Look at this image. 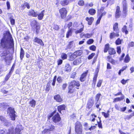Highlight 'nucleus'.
I'll use <instances>...</instances> for the list:
<instances>
[{"label":"nucleus","instance_id":"39448f33","mask_svg":"<svg viewBox=\"0 0 134 134\" xmlns=\"http://www.w3.org/2000/svg\"><path fill=\"white\" fill-rule=\"evenodd\" d=\"M122 5L123 16V18L126 17L128 13V5L126 0H123L122 3Z\"/></svg>","mask_w":134,"mask_h":134},{"label":"nucleus","instance_id":"f8f14e48","mask_svg":"<svg viewBox=\"0 0 134 134\" xmlns=\"http://www.w3.org/2000/svg\"><path fill=\"white\" fill-rule=\"evenodd\" d=\"M121 15V12L120 8L119 6L116 7V10L115 13V17L116 19L119 18Z\"/></svg>","mask_w":134,"mask_h":134},{"label":"nucleus","instance_id":"f704fd0d","mask_svg":"<svg viewBox=\"0 0 134 134\" xmlns=\"http://www.w3.org/2000/svg\"><path fill=\"white\" fill-rule=\"evenodd\" d=\"M54 129V126L52 125L51 126V127L50 128L48 129H45L44 130V132L45 133L46 132H49V131H51L53 130Z\"/></svg>","mask_w":134,"mask_h":134},{"label":"nucleus","instance_id":"c03bdc74","mask_svg":"<svg viewBox=\"0 0 134 134\" xmlns=\"http://www.w3.org/2000/svg\"><path fill=\"white\" fill-rule=\"evenodd\" d=\"M128 46L129 48L134 47V42L133 41L130 42L128 44Z\"/></svg>","mask_w":134,"mask_h":134},{"label":"nucleus","instance_id":"2eb2a0df","mask_svg":"<svg viewBox=\"0 0 134 134\" xmlns=\"http://www.w3.org/2000/svg\"><path fill=\"white\" fill-rule=\"evenodd\" d=\"M80 85V84L79 82H77L74 80H73L71 82L69 86H71V87L73 88L75 86L79 87Z\"/></svg>","mask_w":134,"mask_h":134},{"label":"nucleus","instance_id":"79ce46f5","mask_svg":"<svg viewBox=\"0 0 134 134\" xmlns=\"http://www.w3.org/2000/svg\"><path fill=\"white\" fill-rule=\"evenodd\" d=\"M83 27L81 28L79 30H76L75 32V33L77 34L81 32L83 30Z\"/></svg>","mask_w":134,"mask_h":134},{"label":"nucleus","instance_id":"20e7f679","mask_svg":"<svg viewBox=\"0 0 134 134\" xmlns=\"http://www.w3.org/2000/svg\"><path fill=\"white\" fill-rule=\"evenodd\" d=\"M110 45L109 43L106 44L105 46L104 50V53L107 52L108 51L109 55H114L116 54V52L115 49L111 47H110Z\"/></svg>","mask_w":134,"mask_h":134},{"label":"nucleus","instance_id":"f03ea898","mask_svg":"<svg viewBox=\"0 0 134 134\" xmlns=\"http://www.w3.org/2000/svg\"><path fill=\"white\" fill-rule=\"evenodd\" d=\"M23 129L21 125H18L15 130L13 127L9 129L7 134H21V131Z\"/></svg>","mask_w":134,"mask_h":134},{"label":"nucleus","instance_id":"69168bd1","mask_svg":"<svg viewBox=\"0 0 134 134\" xmlns=\"http://www.w3.org/2000/svg\"><path fill=\"white\" fill-rule=\"evenodd\" d=\"M8 9H9L10 8V5L9 2L7 1L6 3Z\"/></svg>","mask_w":134,"mask_h":134},{"label":"nucleus","instance_id":"7c9ffc66","mask_svg":"<svg viewBox=\"0 0 134 134\" xmlns=\"http://www.w3.org/2000/svg\"><path fill=\"white\" fill-rule=\"evenodd\" d=\"M74 44L73 41H71L69 42L67 47L68 49H70L71 48L74 47Z\"/></svg>","mask_w":134,"mask_h":134},{"label":"nucleus","instance_id":"c756f323","mask_svg":"<svg viewBox=\"0 0 134 134\" xmlns=\"http://www.w3.org/2000/svg\"><path fill=\"white\" fill-rule=\"evenodd\" d=\"M87 74L86 72H85L82 74L80 78V80L81 81L83 82L85 80V77L86 76Z\"/></svg>","mask_w":134,"mask_h":134},{"label":"nucleus","instance_id":"a878e982","mask_svg":"<svg viewBox=\"0 0 134 134\" xmlns=\"http://www.w3.org/2000/svg\"><path fill=\"white\" fill-rule=\"evenodd\" d=\"M81 61L82 60L81 58H77L74 61L73 64L74 65H77L80 63Z\"/></svg>","mask_w":134,"mask_h":134},{"label":"nucleus","instance_id":"e2e57ef3","mask_svg":"<svg viewBox=\"0 0 134 134\" xmlns=\"http://www.w3.org/2000/svg\"><path fill=\"white\" fill-rule=\"evenodd\" d=\"M53 29L55 30H57L59 29V27L57 25H54L53 27Z\"/></svg>","mask_w":134,"mask_h":134},{"label":"nucleus","instance_id":"c85d7f7f","mask_svg":"<svg viewBox=\"0 0 134 134\" xmlns=\"http://www.w3.org/2000/svg\"><path fill=\"white\" fill-rule=\"evenodd\" d=\"M71 68L70 65L68 64H66L65 67V70L66 71L70 72L71 71Z\"/></svg>","mask_w":134,"mask_h":134},{"label":"nucleus","instance_id":"9d476101","mask_svg":"<svg viewBox=\"0 0 134 134\" xmlns=\"http://www.w3.org/2000/svg\"><path fill=\"white\" fill-rule=\"evenodd\" d=\"M59 12L62 18H63L66 16L67 11L65 8H63L59 10Z\"/></svg>","mask_w":134,"mask_h":134},{"label":"nucleus","instance_id":"4c0bfd02","mask_svg":"<svg viewBox=\"0 0 134 134\" xmlns=\"http://www.w3.org/2000/svg\"><path fill=\"white\" fill-rule=\"evenodd\" d=\"M88 13L91 15H93L95 13L96 11L93 9H91L89 10Z\"/></svg>","mask_w":134,"mask_h":134},{"label":"nucleus","instance_id":"cd10ccee","mask_svg":"<svg viewBox=\"0 0 134 134\" xmlns=\"http://www.w3.org/2000/svg\"><path fill=\"white\" fill-rule=\"evenodd\" d=\"M44 10H42L41 13L38 14H37L38 18L39 20H41L43 18L44 16Z\"/></svg>","mask_w":134,"mask_h":134},{"label":"nucleus","instance_id":"72a5a7b5","mask_svg":"<svg viewBox=\"0 0 134 134\" xmlns=\"http://www.w3.org/2000/svg\"><path fill=\"white\" fill-rule=\"evenodd\" d=\"M24 55V51L23 49L21 48L20 50V58L21 60L23 58Z\"/></svg>","mask_w":134,"mask_h":134},{"label":"nucleus","instance_id":"a18cd8bd","mask_svg":"<svg viewBox=\"0 0 134 134\" xmlns=\"http://www.w3.org/2000/svg\"><path fill=\"white\" fill-rule=\"evenodd\" d=\"M96 116L94 114H92L91 115V117L90 118V120L92 121H93L95 120V118Z\"/></svg>","mask_w":134,"mask_h":134},{"label":"nucleus","instance_id":"8fccbe9b","mask_svg":"<svg viewBox=\"0 0 134 134\" xmlns=\"http://www.w3.org/2000/svg\"><path fill=\"white\" fill-rule=\"evenodd\" d=\"M90 49L93 51H95L96 49V47L94 45H92L90 47Z\"/></svg>","mask_w":134,"mask_h":134},{"label":"nucleus","instance_id":"393cba45","mask_svg":"<svg viewBox=\"0 0 134 134\" xmlns=\"http://www.w3.org/2000/svg\"><path fill=\"white\" fill-rule=\"evenodd\" d=\"M121 31L122 32L124 33L126 35L127 34L129 33L128 31L127 30V27L125 25H124L122 28Z\"/></svg>","mask_w":134,"mask_h":134},{"label":"nucleus","instance_id":"052dcab7","mask_svg":"<svg viewBox=\"0 0 134 134\" xmlns=\"http://www.w3.org/2000/svg\"><path fill=\"white\" fill-rule=\"evenodd\" d=\"M76 74V73L75 72H73L71 74V77L74 78Z\"/></svg>","mask_w":134,"mask_h":134},{"label":"nucleus","instance_id":"a19ab883","mask_svg":"<svg viewBox=\"0 0 134 134\" xmlns=\"http://www.w3.org/2000/svg\"><path fill=\"white\" fill-rule=\"evenodd\" d=\"M61 57L64 60L67 58V55L66 54L63 53L61 54Z\"/></svg>","mask_w":134,"mask_h":134},{"label":"nucleus","instance_id":"0eeeda50","mask_svg":"<svg viewBox=\"0 0 134 134\" xmlns=\"http://www.w3.org/2000/svg\"><path fill=\"white\" fill-rule=\"evenodd\" d=\"M125 54L124 53H122L121 55L120 56L119 58V60L120 61H121L123 60L124 62L125 63H129L130 60L131 58L129 56L128 53L127 54L124 58V57L125 56Z\"/></svg>","mask_w":134,"mask_h":134},{"label":"nucleus","instance_id":"37998d69","mask_svg":"<svg viewBox=\"0 0 134 134\" xmlns=\"http://www.w3.org/2000/svg\"><path fill=\"white\" fill-rule=\"evenodd\" d=\"M92 36V34H84L83 35V36L86 38H89L91 37Z\"/></svg>","mask_w":134,"mask_h":134},{"label":"nucleus","instance_id":"49530a36","mask_svg":"<svg viewBox=\"0 0 134 134\" xmlns=\"http://www.w3.org/2000/svg\"><path fill=\"white\" fill-rule=\"evenodd\" d=\"M69 91L68 92V93H73V90L72 89V87H71V86H69Z\"/></svg>","mask_w":134,"mask_h":134},{"label":"nucleus","instance_id":"bf43d9fd","mask_svg":"<svg viewBox=\"0 0 134 134\" xmlns=\"http://www.w3.org/2000/svg\"><path fill=\"white\" fill-rule=\"evenodd\" d=\"M119 132L120 134H130V133L129 132H125L120 130H119Z\"/></svg>","mask_w":134,"mask_h":134},{"label":"nucleus","instance_id":"6e6552de","mask_svg":"<svg viewBox=\"0 0 134 134\" xmlns=\"http://www.w3.org/2000/svg\"><path fill=\"white\" fill-rule=\"evenodd\" d=\"M7 112L11 119L13 120H15L16 115L15 114V111L14 109L11 107L9 108L8 109Z\"/></svg>","mask_w":134,"mask_h":134},{"label":"nucleus","instance_id":"a211bd4d","mask_svg":"<svg viewBox=\"0 0 134 134\" xmlns=\"http://www.w3.org/2000/svg\"><path fill=\"white\" fill-rule=\"evenodd\" d=\"M113 31L116 32L119 34V31L118 28V24L117 23H115L113 25Z\"/></svg>","mask_w":134,"mask_h":134},{"label":"nucleus","instance_id":"de8ad7c7","mask_svg":"<svg viewBox=\"0 0 134 134\" xmlns=\"http://www.w3.org/2000/svg\"><path fill=\"white\" fill-rule=\"evenodd\" d=\"M11 74V71H10L8 74L5 77V80L7 81L10 77V75Z\"/></svg>","mask_w":134,"mask_h":134},{"label":"nucleus","instance_id":"338daca9","mask_svg":"<svg viewBox=\"0 0 134 134\" xmlns=\"http://www.w3.org/2000/svg\"><path fill=\"white\" fill-rule=\"evenodd\" d=\"M107 69H111V68L110 64L109 63H107Z\"/></svg>","mask_w":134,"mask_h":134},{"label":"nucleus","instance_id":"f257e3e1","mask_svg":"<svg viewBox=\"0 0 134 134\" xmlns=\"http://www.w3.org/2000/svg\"><path fill=\"white\" fill-rule=\"evenodd\" d=\"M1 44L4 48H11L13 46V40L10 33L5 35L2 39Z\"/></svg>","mask_w":134,"mask_h":134},{"label":"nucleus","instance_id":"5fc2aeb1","mask_svg":"<svg viewBox=\"0 0 134 134\" xmlns=\"http://www.w3.org/2000/svg\"><path fill=\"white\" fill-rule=\"evenodd\" d=\"M129 80L127 79L126 80H125L124 79H122L121 81V83L123 85H125L127 82V81Z\"/></svg>","mask_w":134,"mask_h":134},{"label":"nucleus","instance_id":"4468645a","mask_svg":"<svg viewBox=\"0 0 134 134\" xmlns=\"http://www.w3.org/2000/svg\"><path fill=\"white\" fill-rule=\"evenodd\" d=\"M53 121L55 123H56L59 121L61 118L60 117V116L58 113L55 114L53 117L52 118Z\"/></svg>","mask_w":134,"mask_h":134},{"label":"nucleus","instance_id":"bb28decb","mask_svg":"<svg viewBox=\"0 0 134 134\" xmlns=\"http://www.w3.org/2000/svg\"><path fill=\"white\" fill-rule=\"evenodd\" d=\"M65 106L64 105H63L59 106L58 107V111L62 114V113L61 111L63 110H65Z\"/></svg>","mask_w":134,"mask_h":134},{"label":"nucleus","instance_id":"e433bc0d","mask_svg":"<svg viewBox=\"0 0 134 134\" xmlns=\"http://www.w3.org/2000/svg\"><path fill=\"white\" fill-rule=\"evenodd\" d=\"M116 49L117 53L118 54H120L121 52V46H117L116 48Z\"/></svg>","mask_w":134,"mask_h":134},{"label":"nucleus","instance_id":"ea45409f","mask_svg":"<svg viewBox=\"0 0 134 134\" xmlns=\"http://www.w3.org/2000/svg\"><path fill=\"white\" fill-rule=\"evenodd\" d=\"M25 7H26L28 9L30 8V6L29 4L27 2H25L24 4L22 6V7L25 8Z\"/></svg>","mask_w":134,"mask_h":134},{"label":"nucleus","instance_id":"603ef678","mask_svg":"<svg viewBox=\"0 0 134 134\" xmlns=\"http://www.w3.org/2000/svg\"><path fill=\"white\" fill-rule=\"evenodd\" d=\"M95 54L93 53H92L91 55H90L88 57V58L89 59H91L95 55Z\"/></svg>","mask_w":134,"mask_h":134},{"label":"nucleus","instance_id":"864d4df0","mask_svg":"<svg viewBox=\"0 0 134 134\" xmlns=\"http://www.w3.org/2000/svg\"><path fill=\"white\" fill-rule=\"evenodd\" d=\"M94 42L93 40L92 39H90L87 42V43L88 44H91L92 43Z\"/></svg>","mask_w":134,"mask_h":134},{"label":"nucleus","instance_id":"c9c22d12","mask_svg":"<svg viewBox=\"0 0 134 134\" xmlns=\"http://www.w3.org/2000/svg\"><path fill=\"white\" fill-rule=\"evenodd\" d=\"M109 110H108L107 111V113H105L104 112H102V114L104 116L105 118H108L109 116Z\"/></svg>","mask_w":134,"mask_h":134},{"label":"nucleus","instance_id":"4be33fe9","mask_svg":"<svg viewBox=\"0 0 134 134\" xmlns=\"http://www.w3.org/2000/svg\"><path fill=\"white\" fill-rule=\"evenodd\" d=\"M83 53V51L82 50H79L75 52L74 53L75 56H76V58L78 56H81Z\"/></svg>","mask_w":134,"mask_h":134},{"label":"nucleus","instance_id":"5701e85b","mask_svg":"<svg viewBox=\"0 0 134 134\" xmlns=\"http://www.w3.org/2000/svg\"><path fill=\"white\" fill-rule=\"evenodd\" d=\"M86 20L88 21V24L89 25H91L92 24V23L94 20V19L92 17H91L90 18L87 17L86 18Z\"/></svg>","mask_w":134,"mask_h":134},{"label":"nucleus","instance_id":"6e6d98bb","mask_svg":"<svg viewBox=\"0 0 134 134\" xmlns=\"http://www.w3.org/2000/svg\"><path fill=\"white\" fill-rule=\"evenodd\" d=\"M127 68V65H125L123 66L121 69L120 70L122 71V72L126 70V69Z\"/></svg>","mask_w":134,"mask_h":134},{"label":"nucleus","instance_id":"1a4fd4ad","mask_svg":"<svg viewBox=\"0 0 134 134\" xmlns=\"http://www.w3.org/2000/svg\"><path fill=\"white\" fill-rule=\"evenodd\" d=\"M31 25L32 27L36 28L37 34H38L39 32L40 27L38 25V23L35 20H33L32 21Z\"/></svg>","mask_w":134,"mask_h":134},{"label":"nucleus","instance_id":"aec40b11","mask_svg":"<svg viewBox=\"0 0 134 134\" xmlns=\"http://www.w3.org/2000/svg\"><path fill=\"white\" fill-rule=\"evenodd\" d=\"M54 99L56 101L59 102H61L62 99L60 96L59 94H57L54 97Z\"/></svg>","mask_w":134,"mask_h":134},{"label":"nucleus","instance_id":"ddd939ff","mask_svg":"<svg viewBox=\"0 0 134 134\" xmlns=\"http://www.w3.org/2000/svg\"><path fill=\"white\" fill-rule=\"evenodd\" d=\"M107 59L108 62L110 63L113 65L116 64V61L113 58L111 55H109L107 57Z\"/></svg>","mask_w":134,"mask_h":134},{"label":"nucleus","instance_id":"2f4dec72","mask_svg":"<svg viewBox=\"0 0 134 134\" xmlns=\"http://www.w3.org/2000/svg\"><path fill=\"white\" fill-rule=\"evenodd\" d=\"M123 41L122 39H121L120 38H118L115 41V43L116 45L121 44Z\"/></svg>","mask_w":134,"mask_h":134},{"label":"nucleus","instance_id":"13d9d810","mask_svg":"<svg viewBox=\"0 0 134 134\" xmlns=\"http://www.w3.org/2000/svg\"><path fill=\"white\" fill-rule=\"evenodd\" d=\"M9 19L11 24L13 25H14L15 24V20L11 18H10Z\"/></svg>","mask_w":134,"mask_h":134},{"label":"nucleus","instance_id":"774afa93","mask_svg":"<svg viewBox=\"0 0 134 134\" xmlns=\"http://www.w3.org/2000/svg\"><path fill=\"white\" fill-rule=\"evenodd\" d=\"M115 109L118 110H120V108L119 106H118V105H117V104H116L115 105Z\"/></svg>","mask_w":134,"mask_h":134},{"label":"nucleus","instance_id":"b1692460","mask_svg":"<svg viewBox=\"0 0 134 134\" xmlns=\"http://www.w3.org/2000/svg\"><path fill=\"white\" fill-rule=\"evenodd\" d=\"M34 41L35 42L40 44L41 46H43L44 45L42 40L36 37L34 39Z\"/></svg>","mask_w":134,"mask_h":134},{"label":"nucleus","instance_id":"09e8293b","mask_svg":"<svg viewBox=\"0 0 134 134\" xmlns=\"http://www.w3.org/2000/svg\"><path fill=\"white\" fill-rule=\"evenodd\" d=\"M71 31L70 30H69L67 32L66 35V37L68 38L71 35Z\"/></svg>","mask_w":134,"mask_h":134},{"label":"nucleus","instance_id":"0e129e2a","mask_svg":"<svg viewBox=\"0 0 134 134\" xmlns=\"http://www.w3.org/2000/svg\"><path fill=\"white\" fill-rule=\"evenodd\" d=\"M114 95L115 96H119V95H121L122 96L123 95L122 94V93L121 92H118V93H117L114 94Z\"/></svg>","mask_w":134,"mask_h":134},{"label":"nucleus","instance_id":"680f3d73","mask_svg":"<svg viewBox=\"0 0 134 134\" xmlns=\"http://www.w3.org/2000/svg\"><path fill=\"white\" fill-rule=\"evenodd\" d=\"M126 109V107H123L122 108H121L120 109V111H121L124 112L125 111Z\"/></svg>","mask_w":134,"mask_h":134},{"label":"nucleus","instance_id":"9b49d317","mask_svg":"<svg viewBox=\"0 0 134 134\" xmlns=\"http://www.w3.org/2000/svg\"><path fill=\"white\" fill-rule=\"evenodd\" d=\"M0 120L2 121V122L5 126H9L11 124V123L9 121L6 120L5 118L2 116H0Z\"/></svg>","mask_w":134,"mask_h":134},{"label":"nucleus","instance_id":"f3484780","mask_svg":"<svg viewBox=\"0 0 134 134\" xmlns=\"http://www.w3.org/2000/svg\"><path fill=\"white\" fill-rule=\"evenodd\" d=\"M70 0H61L60 3L63 6L68 5L70 2Z\"/></svg>","mask_w":134,"mask_h":134},{"label":"nucleus","instance_id":"412c9836","mask_svg":"<svg viewBox=\"0 0 134 134\" xmlns=\"http://www.w3.org/2000/svg\"><path fill=\"white\" fill-rule=\"evenodd\" d=\"M28 15H31L34 17H36L37 15L36 13L33 10H29L28 13Z\"/></svg>","mask_w":134,"mask_h":134},{"label":"nucleus","instance_id":"3c124183","mask_svg":"<svg viewBox=\"0 0 134 134\" xmlns=\"http://www.w3.org/2000/svg\"><path fill=\"white\" fill-rule=\"evenodd\" d=\"M84 2L82 0H80L79 1L78 4L80 6H82L84 4Z\"/></svg>","mask_w":134,"mask_h":134},{"label":"nucleus","instance_id":"58836bf2","mask_svg":"<svg viewBox=\"0 0 134 134\" xmlns=\"http://www.w3.org/2000/svg\"><path fill=\"white\" fill-rule=\"evenodd\" d=\"M73 53L72 54L70 57L69 60L70 61L73 60L76 58V56H75Z\"/></svg>","mask_w":134,"mask_h":134},{"label":"nucleus","instance_id":"6ab92c4d","mask_svg":"<svg viewBox=\"0 0 134 134\" xmlns=\"http://www.w3.org/2000/svg\"><path fill=\"white\" fill-rule=\"evenodd\" d=\"M124 98V95L120 97H118L114 98L113 99V102L115 103L118 101H120L121 100H123Z\"/></svg>","mask_w":134,"mask_h":134},{"label":"nucleus","instance_id":"4d7b16f0","mask_svg":"<svg viewBox=\"0 0 134 134\" xmlns=\"http://www.w3.org/2000/svg\"><path fill=\"white\" fill-rule=\"evenodd\" d=\"M132 116L131 114H130L129 115H127L125 119H126L129 120L131 119Z\"/></svg>","mask_w":134,"mask_h":134},{"label":"nucleus","instance_id":"dca6fc26","mask_svg":"<svg viewBox=\"0 0 134 134\" xmlns=\"http://www.w3.org/2000/svg\"><path fill=\"white\" fill-rule=\"evenodd\" d=\"M116 33H115L114 32H112L110 34L109 37L110 39H112L116 37H118L119 36V34L116 32Z\"/></svg>","mask_w":134,"mask_h":134},{"label":"nucleus","instance_id":"473e14b6","mask_svg":"<svg viewBox=\"0 0 134 134\" xmlns=\"http://www.w3.org/2000/svg\"><path fill=\"white\" fill-rule=\"evenodd\" d=\"M29 104L31 107H34L36 105V101L32 99L30 101Z\"/></svg>","mask_w":134,"mask_h":134},{"label":"nucleus","instance_id":"7ed1b4c3","mask_svg":"<svg viewBox=\"0 0 134 134\" xmlns=\"http://www.w3.org/2000/svg\"><path fill=\"white\" fill-rule=\"evenodd\" d=\"M0 56L3 59L5 60V62L11 60L12 59V54L8 51L5 49H3V52L1 54Z\"/></svg>","mask_w":134,"mask_h":134},{"label":"nucleus","instance_id":"423d86ee","mask_svg":"<svg viewBox=\"0 0 134 134\" xmlns=\"http://www.w3.org/2000/svg\"><path fill=\"white\" fill-rule=\"evenodd\" d=\"M75 130L77 134H82V125L79 121H77L75 123Z\"/></svg>","mask_w":134,"mask_h":134}]
</instances>
